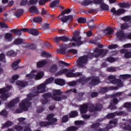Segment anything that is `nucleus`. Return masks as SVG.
<instances>
[{
	"instance_id": "nucleus-1",
	"label": "nucleus",
	"mask_w": 131,
	"mask_h": 131,
	"mask_svg": "<svg viewBox=\"0 0 131 131\" xmlns=\"http://www.w3.org/2000/svg\"><path fill=\"white\" fill-rule=\"evenodd\" d=\"M54 116H55L54 114H50L48 115L46 119L47 120H48L49 122H40L39 124L40 126L41 127L44 126L45 127H48L50 125H56L58 119L54 118Z\"/></svg>"
},
{
	"instance_id": "nucleus-2",
	"label": "nucleus",
	"mask_w": 131,
	"mask_h": 131,
	"mask_svg": "<svg viewBox=\"0 0 131 131\" xmlns=\"http://www.w3.org/2000/svg\"><path fill=\"white\" fill-rule=\"evenodd\" d=\"M80 33L79 30L74 32V36L73 37V40L70 44V47L81 46V45H83V43H84V42L80 40L81 38L79 36Z\"/></svg>"
},
{
	"instance_id": "nucleus-3",
	"label": "nucleus",
	"mask_w": 131,
	"mask_h": 131,
	"mask_svg": "<svg viewBox=\"0 0 131 131\" xmlns=\"http://www.w3.org/2000/svg\"><path fill=\"white\" fill-rule=\"evenodd\" d=\"M36 96L38 95H36V92H34L32 93H30V94L27 95V98L23 100L21 102L24 104H26L28 107L30 108V107L32 105V103L30 102V101L32 100V98H33V97H36Z\"/></svg>"
},
{
	"instance_id": "nucleus-4",
	"label": "nucleus",
	"mask_w": 131,
	"mask_h": 131,
	"mask_svg": "<svg viewBox=\"0 0 131 131\" xmlns=\"http://www.w3.org/2000/svg\"><path fill=\"white\" fill-rule=\"evenodd\" d=\"M42 98L46 99H50V98H52V100L54 101H57L58 102L61 101L62 100V98L61 97L58 96H53V94L51 93H47L43 94L42 95Z\"/></svg>"
},
{
	"instance_id": "nucleus-5",
	"label": "nucleus",
	"mask_w": 131,
	"mask_h": 131,
	"mask_svg": "<svg viewBox=\"0 0 131 131\" xmlns=\"http://www.w3.org/2000/svg\"><path fill=\"white\" fill-rule=\"evenodd\" d=\"M29 107L22 101L19 104V108H17L14 113H22L23 111H28Z\"/></svg>"
},
{
	"instance_id": "nucleus-6",
	"label": "nucleus",
	"mask_w": 131,
	"mask_h": 131,
	"mask_svg": "<svg viewBox=\"0 0 131 131\" xmlns=\"http://www.w3.org/2000/svg\"><path fill=\"white\" fill-rule=\"evenodd\" d=\"M88 61V56H82L79 57L77 60V64L79 68H81Z\"/></svg>"
},
{
	"instance_id": "nucleus-7",
	"label": "nucleus",
	"mask_w": 131,
	"mask_h": 131,
	"mask_svg": "<svg viewBox=\"0 0 131 131\" xmlns=\"http://www.w3.org/2000/svg\"><path fill=\"white\" fill-rule=\"evenodd\" d=\"M108 53V50L106 49L103 50H99L98 48H96L94 51V55H95L96 58H98V57H100L101 55L104 56L105 54Z\"/></svg>"
},
{
	"instance_id": "nucleus-8",
	"label": "nucleus",
	"mask_w": 131,
	"mask_h": 131,
	"mask_svg": "<svg viewBox=\"0 0 131 131\" xmlns=\"http://www.w3.org/2000/svg\"><path fill=\"white\" fill-rule=\"evenodd\" d=\"M46 92V84H41L37 86V91L36 92V96H38L39 94L45 93Z\"/></svg>"
},
{
	"instance_id": "nucleus-9",
	"label": "nucleus",
	"mask_w": 131,
	"mask_h": 131,
	"mask_svg": "<svg viewBox=\"0 0 131 131\" xmlns=\"http://www.w3.org/2000/svg\"><path fill=\"white\" fill-rule=\"evenodd\" d=\"M66 9L62 11L61 13L57 17L62 23H66Z\"/></svg>"
},
{
	"instance_id": "nucleus-10",
	"label": "nucleus",
	"mask_w": 131,
	"mask_h": 131,
	"mask_svg": "<svg viewBox=\"0 0 131 131\" xmlns=\"http://www.w3.org/2000/svg\"><path fill=\"white\" fill-rule=\"evenodd\" d=\"M111 12L113 13L114 15H121V14H123L125 12V10L123 9H120L117 10L115 9V8H113L111 10Z\"/></svg>"
},
{
	"instance_id": "nucleus-11",
	"label": "nucleus",
	"mask_w": 131,
	"mask_h": 131,
	"mask_svg": "<svg viewBox=\"0 0 131 131\" xmlns=\"http://www.w3.org/2000/svg\"><path fill=\"white\" fill-rule=\"evenodd\" d=\"M53 39L56 43H58V42H60V41H62L63 42H66V36H56Z\"/></svg>"
},
{
	"instance_id": "nucleus-12",
	"label": "nucleus",
	"mask_w": 131,
	"mask_h": 131,
	"mask_svg": "<svg viewBox=\"0 0 131 131\" xmlns=\"http://www.w3.org/2000/svg\"><path fill=\"white\" fill-rule=\"evenodd\" d=\"M19 98H16L15 99L11 100L9 103L7 104V107L8 108H12V107H14L15 104L19 103Z\"/></svg>"
},
{
	"instance_id": "nucleus-13",
	"label": "nucleus",
	"mask_w": 131,
	"mask_h": 131,
	"mask_svg": "<svg viewBox=\"0 0 131 131\" xmlns=\"http://www.w3.org/2000/svg\"><path fill=\"white\" fill-rule=\"evenodd\" d=\"M116 115H123V116H125L126 114L124 112H120L119 113L109 114L107 116H106V117L107 118H113V117H114V116H115Z\"/></svg>"
},
{
	"instance_id": "nucleus-14",
	"label": "nucleus",
	"mask_w": 131,
	"mask_h": 131,
	"mask_svg": "<svg viewBox=\"0 0 131 131\" xmlns=\"http://www.w3.org/2000/svg\"><path fill=\"white\" fill-rule=\"evenodd\" d=\"M61 49H58L57 50V53L59 54H62L65 55L66 54V45L62 44L60 45Z\"/></svg>"
},
{
	"instance_id": "nucleus-15",
	"label": "nucleus",
	"mask_w": 131,
	"mask_h": 131,
	"mask_svg": "<svg viewBox=\"0 0 131 131\" xmlns=\"http://www.w3.org/2000/svg\"><path fill=\"white\" fill-rule=\"evenodd\" d=\"M5 39L7 41H8V42H11L12 40H13V34L12 33H6L5 35Z\"/></svg>"
},
{
	"instance_id": "nucleus-16",
	"label": "nucleus",
	"mask_w": 131,
	"mask_h": 131,
	"mask_svg": "<svg viewBox=\"0 0 131 131\" xmlns=\"http://www.w3.org/2000/svg\"><path fill=\"white\" fill-rule=\"evenodd\" d=\"M10 32L11 33H14L15 35H17V36H21L22 35V32L21 31L20 29H13L10 30Z\"/></svg>"
},
{
	"instance_id": "nucleus-17",
	"label": "nucleus",
	"mask_w": 131,
	"mask_h": 131,
	"mask_svg": "<svg viewBox=\"0 0 131 131\" xmlns=\"http://www.w3.org/2000/svg\"><path fill=\"white\" fill-rule=\"evenodd\" d=\"M16 84L20 88H25V86H27V85H28V83L26 81L18 80L16 82Z\"/></svg>"
},
{
	"instance_id": "nucleus-18",
	"label": "nucleus",
	"mask_w": 131,
	"mask_h": 131,
	"mask_svg": "<svg viewBox=\"0 0 131 131\" xmlns=\"http://www.w3.org/2000/svg\"><path fill=\"white\" fill-rule=\"evenodd\" d=\"M120 52L122 54H124L125 58L127 59L131 57V51L129 52L125 49H122L120 51Z\"/></svg>"
},
{
	"instance_id": "nucleus-19",
	"label": "nucleus",
	"mask_w": 131,
	"mask_h": 131,
	"mask_svg": "<svg viewBox=\"0 0 131 131\" xmlns=\"http://www.w3.org/2000/svg\"><path fill=\"white\" fill-rule=\"evenodd\" d=\"M6 55L7 56H8V57H10V58H13L17 56V52H15L13 50H10L6 53Z\"/></svg>"
},
{
	"instance_id": "nucleus-20",
	"label": "nucleus",
	"mask_w": 131,
	"mask_h": 131,
	"mask_svg": "<svg viewBox=\"0 0 131 131\" xmlns=\"http://www.w3.org/2000/svg\"><path fill=\"white\" fill-rule=\"evenodd\" d=\"M47 64H48V61L44 59L37 62L36 65L37 68H41L44 67L45 65H47Z\"/></svg>"
},
{
	"instance_id": "nucleus-21",
	"label": "nucleus",
	"mask_w": 131,
	"mask_h": 131,
	"mask_svg": "<svg viewBox=\"0 0 131 131\" xmlns=\"http://www.w3.org/2000/svg\"><path fill=\"white\" fill-rule=\"evenodd\" d=\"M54 82L56 84H57L58 85L62 86L65 84V81L62 79H59V78L56 79L55 80Z\"/></svg>"
},
{
	"instance_id": "nucleus-22",
	"label": "nucleus",
	"mask_w": 131,
	"mask_h": 131,
	"mask_svg": "<svg viewBox=\"0 0 131 131\" xmlns=\"http://www.w3.org/2000/svg\"><path fill=\"white\" fill-rule=\"evenodd\" d=\"M10 98V94L9 93H4L0 95V99L2 101H7Z\"/></svg>"
},
{
	"instance_id": "nucleus-23",
	"label": "nucleus",
	"mask_w": 131,
	"mask_h": 131,
	"mask_svg": "<svg viewBox=\"0 0 131 131\" xmlns=\"http://www.w3.org/2000/svg\"><path fill=\"white\" fill-rule=\"evenodd\" d=\"M60 3V0H55L53 2H52L50 4V7L51 8H58L59 7V4Z\"/></svg>"
},
{
	"instance_id": "nucleus-24",
	"label": "nucleus",
	"mask_w": 131,
	"mask_h": 131,
	"mask_svg": "<svg viewBox=\"0 0 131 131\" xmlns=\"http://www.w3.org/2000/svg\"><path fill=\"white\" fill-rule=\"evenodd\" d=\"M113 32H114V30L110 27H108L105 30H104V33L106 35H107V34L110 35V34H113Z\"/></svg>"
},
{
	"instance_id": "nucleus-25",
	"label": "nucleus",
	"mask_w": 131,
	"mask_h": 131,
	"mask_svg": "<svg viewBox=\"0 0 131 131\" xmlns=\"http://www.w3.org/2000/svg\"><path fill=\"white\" fill-rule=\"evenodd\" d=\"M14 45H24V41H23V39L17 38L15 39L13 42Z\"/></svg>"
},
{
	"instance_id": "nucleus-26",
	"label": "nucleus",
	"mask_w": 131,
	"mask_h": 131,
	"mask_svg": "<svg viewBox=\"0 0 131 131\" xmlns=\"http://www.w3.org/2000/svg\"><path fill=\"white\" fill-rule=\"evenodd\" d=\"M81 75H82V73L78 72L75 73H70L67 74V77H75V76H80Z\"/></svg>"
},
{
	"instance_id": "nucleus-27",
	"label": "nucleus",
	"mask_w": 131,
	"mask_h": 131,
	"mask_svg": "<svg viewBox=\"0 0 131 131\" xmlns=\"http://www.w3.org/2000/svg\"><path fill=\"white\" fill-rule=\"evenodd\" d=\"M88 109V104H83L80 105V113L81 114H83V113H85L86 112V110Z\"/></svg>"
},
{
	"instance_id": "nucleus-28",
	"label": "nucleus",
	"mask_w": 131,
	"mask_h": 131,
	"mask_svg": "<svg viewBox=\"0 0 131 131\" xmlns=\"http://www.w3.org/2000/svg\"><path fill=\"white\" fill-rule=\"evenodd\" d=\"M29 33L30 34H32V35L36 36V35H38V33H39V32H38V31L35 29H30Z\"/></svg>"
},
{
	"instance_id": "nucleus-29",
	"label": "nucleus",
	"mask_w": 131,
	"mask_h": 131,
	"mask_svg": "<svg viewBox=\"0 0 131 131\" xmlns=\"http://www.w3.org/2000/svg\"><path fill=\"white\" fill-rule=\"evenodd\" d=\"M30 13H35V14H38V10L36 6H33L29 9Z\"/></svg>"
},
{
	"instance_id": "nucleus-30",
	"label": "nucleus",
	"mask_w": 131,
	"mask_h": 131,
	"mask_svg": "<svg viewBox=\"0 0 131 131\" xmlns=\"http://www.w3.org/2000/svg\"><path fill=\"white\" fill-rule=\"evenodd\" d=\"M100 82V81L99 80L98 77H94L92 79V81L91 82L90 84L91 85H97Z\"/></svg>"
},
{
	"instance_id": "nucleus-31",
	"label": "nucleus",
	"mask_w": 131,
	"mask_h": 131,
	"mask_svg": "<svg viewBox=\"0 0 131 131\" xmlns=\"http://www.w3.org/2000/svg\"><path fill=\"white\" fill-rule=\"evenodd\" d=\"M49 70L50 72L51 73H55V72L58 70V66L57 64H53L51 66Z\"/></svg>"
},
{
	"instance_id": "nucleus-32",
	"label": "nucleus",
	"mask_w": 131,
	"mask_h": 131,
	"mask_svg": "<svg viewBox=\"0 0 131 131\" xmlns=\"http://www.w3.org/2000/svg\"><path fill=\"white\" fill-rule=\"evenodd\" d=\"M116 77L113 75H111L108 77L109 79H114L115 81H118V86H122V82H121V81L120 80H116L115 79Z\"/></svg>"
},
{
	"instance_id": "nucleus-33",
	"label": "nucleus",
	"mask_w": 131,
	"mask_h": 131,
	"mask_svg": "<svg viewBox=\"0 0 131 131\" xmlns=\"http://www.w3.org/2000/svg\"><path fill=\"white\" fill-rule=\"evenodd\" d=\"M117 123V119L110 122L109 124L107 126V128L110 129L113 127V125H116Z\"/></svg>"
},
{
	"instance_id": "nucleus-34",
	"label": "nucleus",
	"mask_w": 131,
	"mask_h": 131,
	"mask_svg": "<svg viewBox=\"0 0 131 131\" xmlns=\"http://www.w3.org/2000/svg\"><path fill=\"white\" fill-rule=\"evenodd\" d=\"M23 13H24V10H23V9H19L17 11V12L14 13V16H16L17 18H19V17H20V16H21Z\"/></svg>"
},
{
	"instance_id": "nucleus-35",
	"label": "nucleus",
	"mask_w": 131,
	"mask_h": 131,
	"mask_svg": "<svg viewBox=\"0 0 131 131\" xmlns=\"http://www.w3.org/2000/svg\"><path fill=\"white\" fill-rule=\"evenodd\" d=\"M62 95V91L60 90H53V97H56V96H61Z\"/></svg>"
},
{
	"instance_id": "nucleus-36",
	"label": "nucleus",
	"mask_w": 131,
	"mask_h": 131,
	"mask_svg": "<svg viewBox=\"0 0 131 131\" xmlns=\"http://www.w3.org/2000/svg\"><path fill=\"white\" fill-rule=\"evenodd\" d=\"M13 123L10 121H7L5 124H2V128H6V127H9V126H12Z\"/></svg>"
},
{
	"instance_id": "nucleus-37",
	"label": "nucleus",
	"mask_w": 131,
	"mask_h": 131,
	"mask_svg": "<svg viewBox=\"0 0 131 131\" xmlns=\"http://www.w3.org/2000/svg\"><path fill=\"white\" fill-rule=\"evenodd\" d=\"M43 76V72H40L37 74V75L35 74V79L38 80V79H40Z\"/></svg>"
},
{
	"instance_id": "nucleus-38",
	"label": "nucleus",
	"mask_w": 131,
	"mask_h": 131,
	"mask_svg": "<svg viewBox=\"0 0 131 131\" xmlns=\"http://www.w3.org/2000/svg\"><path fill=\"white\" fill-rule=\"evenodd\" d=\"M20 77L18 75H14L12 76V79L10 80L11 83H14L17 79Z\"/></svg>"
},
{
	"instance_id": "nucleus-39",
	"label": "nucleus",
	"mask_w": 131,
	"mask_h": 131,
	"mask_svg": "<svg viewBox=\"0 0 131 131\" xmlns=\"http://www.w3.org/2000/svg\"><path fill=\"white\" fill-rule=\"evenodd\" d=\"M54 79H55L53 77H50L45 80L44 84H45V85H47V84H50V83H52V82L54 81Z\"/></svg>"
},
{
	"instance_id": "nucleus-40",
	"label": "nucleus",
	"mask_w": 131,
	"mask_h": 131,
	"mask_svg": "<svg viewBox=\"0 0 131 131\" xmlns=\"http://www.w3.org/2000/svg\"><path fill=\"white\" fill-rule=\"evenodd\" d=\"M120 126L122 127L123 129H125L126 130H131V126H126V124H120Z\"/></svg>"
},
{
	"instance_id": "nucleus-41",
	"label": "nucleus",
	"mask_w": 131,
	"mask_h": 131,
	"mask_svg": "<svg viewBox=\"0 0 131 131\" xmlns=\"http://www.w3.org/2000/svg\"><path fill=\"white\" fill-rule=\"evenodd\" d=\"M91 4H93V1L91 0H85L81 3L82 6H89Z\"/></svg>"
},
{
	"instance_id": "nucleus-42",
	"label": "nucleus",
	"mask_w": 131,
	"mask_h": 131,
	"mask_svg": "<svg viewBox=\"0 0 131 131\" xmlns=\"http://www.w3.org/2000/svg\"><path fill=\"white\" fill-rule=\"evenodd\" d=\"M33 21L35 23H40L42 21V18L40 16L35 17L33 18Z\"/></svg>"
},
{
	"instance_id": "nucleus-43",
	"label": "nucleus",
	"mask_w": 131,
	"mask_h": 131,
	"mask_svg": "<svg viewBox=\"0 0 131 131\" xmlns=\"http://www.w3.org/2000/svg\"><path fill=\"white\" fill-rule=\"evenodd\" d=\"M41 56H42V57H46V58H51L52 57V55H51V54L45 51L42 52Z\"/></svg>"
},
{
	"instance_id": "nucleus-44",
	"label": "nucleus",
	"mask_w": 131,
	"mask_h": 131,
	"mask_svg": "<svg viewBox=\"0 0 131 131\" xmlns=\"http://www.w3.org/2000/svg\"><path fill=\"white\" fill-rule=\"evenodd\" d=\"M14 128L17 131H22L23 130L24 127L20 125H15Z\"/></svg>"
},
{
	"instance_id": "nucleus-45",
	"label": "nucleus",
	"mask_w": 131,
	"mask_h": 131,
	"mask_svg": "<svg viewBox=\"0 0 131 131\" xmlns=\"http://www.w3.org/2000/svg\"><path fill=\"white\" fill-rule=\"evenodd\" d=\"M63 73H66V69L58 71L56 73L55 75L56 76H59V75H61V74H63Z\"/></svg>"
},
{
	"instance_id": "nucleus-46",
	"label": "nucleus",
	"mask_w": 131,
	"mask_h": 131,
	"mask_svg": "<svg viewBox=\"0 0 131 131\" xmlns=\"http://www.w3.org/2000/svg\"><path fill=\"white\" fill-rule=\"evenodd\" d=\"M0 61L4 63H6V61L5 54L2 53L0 54Z\"/></svg>"
},
{
	"instance_id": "nucleus-47",
	"label": "nucleus",
	"mask_w": 131,
	"mask_h": 131,
	"mask_svg": "<svg viewBox=\"0 0 131 131\" xmlns=\"http://www.w3.org/2000/svg\"><path fill=\"white\" fill-rule=\"evenodd\" d=\"M26 77H27L28 79H35V74H28L26 75Z\"/></svg>"
},
{
	"instance_id": "nucleus-48",
	"label": "nucleus",
	"mask_w": 131,
	"mask_h": 131,
	"mask_svg": "<svg viewBox=\"0 0 131 131\" xmlns=\"http://www.w3.org/2000/svg\"><path fill=\"white\" fill-rule=\"evenodd\" d=\"M122 20H123V21H125V22H130V23H131L130 16H125L122 18Z\"/></svg>"
},
{
	"instance_id": "nucleus-49",
	"label": "nucleus",
	"mask_w": 131,
	"mask_h": 131,
	"mask_svg": "<svg viewBox=\"0 0 131 131\" xmlns=\"http://www.w3.org/2000/svg\"><path fill=\"white\" fill-rule=\"evenodd\" d=\"M121 79H126L127 78H131L130 75H121L120 76Z\"/></svg>"
},
{
	"instance_id": "nucleus-50",
	"label": "nucleus",
	"mask_w": 131,
	"mask_h": 131,
	"mask_svg": "<svg viewBox=\"0 0 131 131\" xmlns=\"http://www.w3.org/2000/svg\"><path fill=\"white\" fill-rule=\"evenodd\" d=\"M78 23H85L86 22V19L85 18L83 17H80L78 19Z\"/></svg>"
},
{
	"instance_id": "nucleus-51",
	"label": "nucleus",
	"mask_w": 131,
	"mask_h": 131,
	"mask_svg": "<svg viewBox=\"0 0 131 131\" xmlns=\"http://www.w3.org/2000/svg\"><path fill=\"white\" fill-rule=\"evenodd\" d=\"M38 0H30L29 2L28 3V5L30 6L31 5H35Z\"/></svg>"
},
{
	"instance_id": "nucleus-52",
	"label": "nucleus",
	"mask_w": 131,
	"mask_h": 131,
	"mask_svg": "<svg viewBox=\"0 0 131 131\" xmlns=\"http://www.w3.org/2000/svg\"><path fill=\"white\" fill-rule=\"evenodd\" d=\"M101 8L102 10H104V11H107L109 9V6L106 4H102L101 6Z\"/></svg>"
},
{
	"instance_id": "nucleus-53",
	"label": "nucleus",
	"mask_w": 131,
	"mask_h": 131,
	"mask_svg": "<svg viewBox=\"0 0 131 131\" xmlns=\"http://www.w3.org/2000/svg\"><path fill=\"white\" fill-rule=\"evenodd\" d=\"M118 103V100L116 98H114L113 101L111 102V106H114V105H116Z\"/></svg>"
},
{
	"instance_id": "nucleus-54",
	"label": "nucleus",
	"mask_w": 131,
	"mask_h": 131,
	"mask_svg": "<svg viewBox=\"0 0 131 131\" xmlns=\"http://www.w3.org/2000/svg\"><path fill=\"white\" fill-rule=\"evenodd\" d=\"M21 62V60L18 59V60L14 62L12 64V67L13 68H14V67H16V66H17V65H18V64H19V63Z\"/></svg>"
},
{
	"instance_id": "nucleus-55",
	"label": "nucleus",
	"mask_w": 131,
	"mask_h": 131,
	"mask_svg": "<svg viewBox=\"0 0 131 131\" xmlns=\"http://www.w3.org/2000/svg\"><path fill=\"white\" fill-rule=\"evenodd\" d=\"M117 36L118 37H125L123 31L118 32L117 33Z\"/></svg>"
},
{
	"instance_id": "nucleus-56",
	"label": "nucleus",
	"mask_w": 131,
	"mask_h": 131,
	"mask_svg": "<svg viewBox=\"0 0 131 131\" xmlns=\"http://www.w3.org/2000/svg\"><path fill=\"white\" fill-rule=\"evenodd\" d=\"M0 26L2 27V28H9V26L4 22L0 23Z\"/></svg>"
},
{
	"instance_id": "nucleus-57",
	"label": "nucleus",
	"mask_w": 131,
	"mask_h": 131,
	"mask_svg": "<svg viewBox=\"0 0 131 131\" xmlns=\"http://www.w3.org/2000/svg\"><path fill=\"white\" fill-rule=\"evenodd\" d=\"M75 116H77V112H72L69 115V117H70V118L75 117Z\"/></svg>"
},
{
	"instance_id": "nucleus-58",
	"label": "nucleus",
	"mask_w": 131,
	"mask_h": 131,
	"mask_svg": "<svg viewBox=\"0 0 131 131\" xmlns=\"http://www.w3.org/2000/svg\"><path fill=\"white\" fill-rule=\"evenodd\" d=\"M43 110H45V108H43V107H42V106H39L37 108L36 112L37 113H41L42 111H43Z\"/></svg>"
},
{
	"instance_id": "nucleus-59",
	"label": "nucleus",
	"mask_w": 131,
	"mask_h": 131,
	"mask_svg": "<svg viewBox=\"0 0 131 131\" xmlns=\"http://www.w3.org/2000/svg\"><path fill=\"white\" fill-rule=\"evenodd\" d=\"M0 115H2V116H7L8 115L7 110H3L1 112H0Z\"/></svg>"
},
{
	"instance_id": "nucleus-60",
	"label": "nucleus",
	"mask_w": 131,
	"mask_h": 131,
	"mask_svg": "<svg viewBox=\"0 0 131 131\" xmlns=\"http://www.w3.org/2000/svg\"><path fill=\"white\" fill-rule=\"evenodd\" d=\"M7 92H8V90H7V89L5 88L0 89V94H1V95H3V94H6Z\"/></svg>"
},
{
	"instance_id": "nucleus-61",
	"label": "nucleus",
	"mask_w": 131,
	"mask_h": 131,
	"mask_svg": "<svg viewBox=\"0 0 131 131\" xmlns=\"http://www.w3.org/2000/svg\"><path fill=\"white\" fill-rule=\"evenodd\" d=\"M73 19L72 15H69L66 17V22H70Z\"/></svg>"
},
{
	"instance_id": "nucleus-62",
	"label": "nucleus",
	"mask_w": 131,
	"mask_h": 131,
	"mask_svg": "<svg viewBox=\"0 0 131 131\" xmlns=\"http://www.w3.org/2000/svg\"><path fill=\"white\" fill-rule=\"evenodd\" d=\"M27 3H28V1L27 0H21L20 5V6H26Z\"/></svg>"
},
{
	"instance_id": "nucleus-63",
	"label": "nucleus",
	"mask_w": 131,
	"mask_h": 131,
	"mask_svg": "<svg viewBox=\"0 0 131 131\" xmlns=\"http://www.w3.org/2000/svg\"><path fill=\"white\" fill-rule=\"evenodd\" d=\"M28 47L31 50H36V46L34 44H30Z\"/></svg>"
},
{
	"instance_id": "nucleus-64",
	"label": "nucleus",
	"mask_w": 131,
	"mask_h": 131,
	"mask_svg": "<svg viewBox=\"0 0 131 131\" xmlns=\"http://www.w3.org/2000/svg\"><path fill=\"white\" fill-rule=\"evenodd\" d=\"M77 129V127H74V126H72L68 129V131H75Z\"/></svg>"
}]
</instances>
